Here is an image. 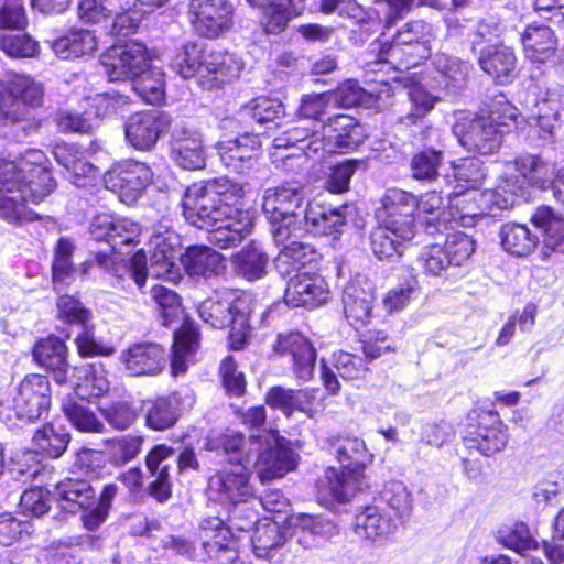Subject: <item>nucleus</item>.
<instances>
[{"instance_id": "nucleus-1", "label": "nucleus", "mask_w": 564, "mask_h": 564, "mask_svg": "<svg viewBox=\"0 0 564 564\" xmlns=\"http://www.w3.org/2000/svg\"><path fill=\"white\" fill-rule=\"evenodd\" d=\"M209 447L229 466H224L208 480L210 499L238 505L252 496L251 468L262 482L281 478L296 466L295 454L285 440L275 434L251 435L248 438L226 431L209 442Z\"/></svg>"}, {"instance_id": "nucleus-2", "label": "nucleus", "mask_w": 564, "mask_h": 564, "mask_svg": "<svg viewBox=\"0 0 564 564\" xmlns=\"http://www.w3.org/2000/svg\"><path fill=\"white\" fill-rule=\"evenodd\" d=\"M90 237L96 241H105L107 248L95 252L93 260L85 261L80 267L83 275H87L94 265L111 274L112 285L127 290L132 281L138 289L145 285L149 275L156 279L175 280L178 274L177 257L148 256L144 249H139L124 262L120 254H128L131 248L141 241V227L129 218L115 217L109 214L97 215L89 226Z\"/></svg>"}, {"instance_id": "nucleus-3", "label": "nucleus", "mask_w": 564, "mask_h": 564, "mask_svg": "<svg viewBox=\"0 0 564 564\" xmlns=\"http://www.w3.org/2000/svg\"><path fill=\"white\" fill-rule=\"evenodd\" d=\"M304 205L303 189L295 185L269 187L262 195V210L270 223L274 242H284L301 226L313 236L339 235L356 214L352 204L328 208L314 202Z\"/></svg>"}, {"instance_id": "nucleus-4", "label": "nucleus", "mask_w": 564, "mask_h": 564, "mask_svg": "<svg viewBox=\"0 0 564 564\" xmlns=\"http://www.w3.org/2000/svg\"><path fill=\"white\" fill-rule=\"evenodd\" d=\"M55 188L43 151L29 149L14 160L1 158L0 219L14 226L34 220L37 215L28 204L41 203Z\"/></svg>"}, {"instance_id": "nucleus-5", "label": "nucleus", "mask_w": 564, "mask_h": 564, "mask_svg": "<svg viewBox=\"0 0 564 564\" xmlns=\"http://www.w3.org/2000/svg\"><path fill=\"white\" fill-rule=\"evenodd\" d=\"M432 73H403L401 80L408 88L411 109L400 117L404 126L415 124L431 112L442 99L456 98L467 84L469 64L446 54H436L433 58Z\"/></svg>"}, {"instance_id": "nucleus-6", "label": "nucleus", "mask_w": 564, "mask_h": 564, "mask_svg": "<svg viewBox=\"0 0 564 564\" xmlns=\"http://www.w3.org/2000/svg\"><path fill=\"white\" fill-rule=\"evenodd\" d=\"M552 167L543 163L538 155L522 154L508 162L498 186L492 189L479 191L469 188L466 199L474 205L467 207L465 213L496 216L497 212L513 207L518 197L524 195L525 185L544 187L552 181Z\"/></svg>"}, {"instance_id": "nucleus-7", "label": "nucleus", "mask_w": 564, "mask_h": 564, "mask_svg": "<svg viewBox=\"0 0 564 564\" xmlns=\"http://www.w3.org/2000/svg\"><path fill=\"white\" fill-rule=\"evenodd\" d=\"M519 110L503 94L494 96L481 115L460 116L453 127L459 143L480 154L496 152L502 134L518 126Z\"/></svg>"}, {"instance_id": "nucleus-8", "label": "nucleus", "mask_w": 564, "mask_h": 564, "mask_svg": "<svg viewBox=\"0 0 564 564\" xmlns=\"http://www.w3.org/2000/svg\"><path fill=\"white\" fill-rule=\"evenodd\" d=\"M243 195V185L228 180L194 183L183 196V215L189 225L209 229L241 210Z\"/></svg>"}, {"instance_id": "nucleus-9", "label": "nucleus", "mask_w": 564, "mask_h": 564, "mask_svg": "<svg viewBox=\"0 0 564 564\" xmlns=\"http://www.w3.org/2000/svg\"><path fill=\"white\" fill-rule=\"evenodd\" d=\"M171 65L181 77H197L203 87L210 89L238 78L243 63L235 53L207 51L202 44L189 42L175 54Z\"/></svg>"}, {"instance_id": "nucleus-10", "label": "nucleus", "mask_w": 564, "mask_h": 564, "mask_svg": "<svg viewBox=\"0 0 564 564\" xmlns=\"http://www.w3.org/2000/svg\"><path fill=\"white\" fill-rule=\"evenodd\" d=\"M333 451L341 466L328 467L321 486L332 499L345 503L360 488L369 454L361 438L349 436L338 437L333 444Z\"/></svg>"}, {"instance_id": "nucleus-11", "label": "nucleus", "mask_w": 564, "mask_h": 564, "mask_svg": "<svg viewBox=\"0 0 564 564\" xmlns=\"http://www.w3.org/2000/svg\"><path fill=\"white\" fill-rule=\"evenodd\" d=\"M200 319L213 328L230 327L228 341L231 350H241L251 335V300L232 293L207 297L197 306Z\"/></svg>"}, {"instance_id": "nucleus-12", "label": "nucleus", "mask_w": 564, "mask_h": 564, "mask_svg": "<svg viewBox=\"0 0 564 564\" xmlns=\"http://www.w3.org/2000/svg\"><path fill=\"white\" fill-rule=\"evenodd\" d=\"M435 36L433 24L412 20L397 31L392 43L381 50L380 57L399 73L410 72L430 57L431 42Z\"/></svg>"}, {"instance_id": "nucleus-13", "label": "nucleus", "mask_w": 564, "mask_h": 564, "mask_svg": "<svg viewBox=\"0 0 564 564\" xmlns=\"http://www.w3.org/2000/svg\"><path fill=\"white\" fill-rule=\"evenodd\" d=\"M42 100L43 87L30 76L0 80V127H14L23 137L29 135L33 129L25 123L30 108L41 106Z\"/></svg>"}, {"instance_id": "nucleus-14", "label": "nucleus", "mask_w": 564, "mask_h": 564, "mask_svg": "<svg viewBox=\"0 0 564 564\" xmlns=\"http://www.w3.org/2000/svg\"><path fill=\"white\" fill-rule=\"evenodd\" d=\"M70 441V435L63 425L54 423H46L42 427L35 430L32 437L33 451L22 453L20 457L14 460V467L11 473L15 474V478L22 482L29 480H36L43 478L46 469L39 454L48 458L61 457Z\"/></svg>"}, {"instance_id": "nucleus-15", "label": "nucleus", "mask_w": 564, "mask_h": 564, "mask_svg": "<svg viewBox=\"0 0 564 564\" xmlns=\"http://www.w3.org/2000/svg\"><path fill=\"white\" fill-rule=\"evenodd\" d=\"M462 440L469 452L476 451L484 456L501 452L508 443V430L497 412H482L468 417Z\"/></svg>"}, {"instance_id": "nucleus-16", "label": "nucleus", "mask_w": 564, "mask_h": 564, "mask_svg": "<svg viewBox=\"0 0 564 564\" xmlns=\"http://www.w3.org/2000/svg\"><path fill=\"white\" fill-rule=\"evenodd\" d=\"M150 57L144 44L131 41L115 44L100 57L110 82H133L149 68Z\"/></svg>"}, {"instance_id": "nucleus-17", "label": "nucleus", "mask_w": 564, "mask_h": 564, "mask_svg": "<svg viewBox=\"0 0 564 564\" xmlns=\"http://www.w3.org/2000/svg\"><path fill=\"white\" fill-rule=\"evenodd\" d=\"M189 22L202 37L218 39L235 24V7L230 0H191Z\"/></svg>"}, {"instance_id": "nucleus-18", "label": "nucleus", "mask_w": 564, "mask_h": 564, "mask_svg": "<svg viewBox=\"0 0 564 564\" xmlns=\"http://www.w3.org/2000/svg\"><path fill=\"white\" fill-rule=\"evenodd\" d=\"M153 172L143 162L124 160L113 164L104 175L108 189L127 205L135 203L152 183Z\"/></svg>"}, {"instance_id": "nucleus-19", "label": "nucleus", "mask_w": 564, "mask_h": 564, "mask_svg": "<svg viewBox=\"0 0 564 564\" xmlns=\"http://www.w3.org/2000/svg\"><path fill=\"white\" fill-rule=\"evenodd\" d=\"M525 106L530 111V120L545 134L553 135L554 129L564 122V86L545 88L532 84L528 88Z\"/></svg>"}, {"instance_id": "nucleus-20", "label": "nucleus", "mask_w": 564, "mask_h": 564, "mask_svg": "<svg viewBox=\"0 0 564 564\" xmlns=\"http://www.w3.org/2000/svg\"><path fill=\"white\" fill-rule=\"evenodd\" d=\"M365 139L364 128L350 116L334 115L319 131V139L310 147L319 151V158L325 154L348 153L356 150Z\"/></svg>"}, {"instance_id": "nucleus-21", "label": "nucleus", "mask_w": 564, "mask_h": 564, "mask_svg": "<svg viewBox=\"0 0 564 564\" xmlns=\"http://www.w3.org/2000/svg\"><path fill=\"white\" fill-rule=\"evenodd\" d=\"M51 406V386L46 377L26 376L17 387L11 405L18 420L32 423L47 413Z\"/></svg>"}, {"instance_id": "nucleus-22", "label": "nucleus", "mask_w": 564, "mask_h": 564, "mask_svg": "<svg viewBox=\"0 0 564 564\" xmlns=\"http://www.w3.org/2000/svg\"><path fill=\"white\" fill-rule=\"evenodd\" d=\"M260 148L261 142L254 132H245L234 139L221 140L216 144L224 166L240 175H249L257 170Z\"/></svg>"}, {"instance_id": "nucleus-23", "label": "nucleus", "mask_w": 564, "mask_h": 564, "mask_svg": "<svg viewBox=\"0 0 564 564\" xmlns=\"http://www.w3.org/2000/svg\"><path fill=\"white\" fill-rule=\"evenodd\" d=\"M171 126L169 113L153 109L131 115L124 124L128 143L140 151H149L155 147L160 137Z\"/></svg>"}, {"instance_id": "nucleus-24", "label": "nucleus", "mask_w": 564, "mask_h": 564, "mask_svg": "<svg viewBox=\"0 0 564 564\" xmlns=\"http://www.w3.org/2000/svg\"><path fill=\"white\" fill-rule=\"evenodd\" d=\"M171 156L185 170H200L206 164V152L202 133L186 122L175 123L171 131Z\"/></svg>"}, {"instance_id": "nucleus-25", "label": "nucleus", "mask_w": 564, "mask_h": 564, "mask_svg": "<svg viewBox=\"0 0 564 564\" xmlns=\"http://www.w3.org/2000/svg\"><path fill=\"white\" fill-rule=\"evenodd\" d=\"M193 404L194 395L188 388L149 401L144 405L145 426L153 431L169 430L176 424L181 413L192 408Z\"/></svg>"}, {"instance_id": "nucleus-26", "label": "nucleus", "mask_w": 564, "mask_h": 564, "mask_svg": "<svg viewBox=\"0 0 564 564\" xmlns=\"http://www.w3.org/2000/svg\"><path fill=\"white\" fill-rule=\"evenodd\" d=\"M416 196L408 191L391 187L386 189L376 212L378 221L415 231Z\"/></svg>"}, {"instance_id": "nucleus-27", "label": "nucleus", "mask_w": 564, "mask_h": 564, "mask_svg": "<svg viewBox=\"0 0 564 564\" xmlns=\"http://www.w3.org/2000/svg\"><path fill=\"white\" fill-rule=\"evenodd\" d=\"M273 348L276 354L291 357L292 371L299 381L306 382L313 378L316 350L301 333L279 334Z\"/></svg>"}, {"instance_id": "nucleus-28", "label": "nucleus", "mask_w": 564, "mask_h": 564, "mask_svg": "<svg viewBox=\"0 0 564 564\" xmlns=\"http://www.w3.org/2000/svg\"><path fill=\"white\" fill-rule=\"evenodd\" d=\"M530 223L541 239V257L543 260L553 254H564V217L549 205L538 206L530 216Z\"/></svg>"}, {"instance_id": "nucleus-29", "label": "nucleus", "mask_w": 564, "mask_h": 564, "mask_svg": "<svg viewBox=\"0 0 564 564\" xmlns=\"http://www.w3.org/2000/svg\"><path fill=\"white\" fill-rule=\"evenodd\" d=\"M328 286L319 274L302 272L290 275L284 291V302L292 307L314 308L325 303Z\"/></svg>"}, {"instance_id": "nucleus-30", "label": "nucleus", "mask_w": 564, "mask_h": 564, "mask_svg": "<svg viewBox=\"0 0 564 564\" xmlns=\"http://www.w3.org/2000/svg\"><path fill=\"white\" fill-rule=\"evenodd\" d=\"M373 300L375 285L369 279L357 275L346 284L343 307L346 319L354 328L357 329L368 322Z\"/></svg>"}, {"instance_id": "nucleus-31", "label": "nucleus", "mask_w": 564, "mask_h": 564, "mask_svg": "<svg viewBox=\"0 0 564 564\" xmlns=\"http://www.w3.org/2000/svg\"><path fill=\"white\" fill-rule=\"evenodd\" d=\"M415 231H409L394 225L378 221L369 235V245L373 256L380 261L395 262L410 246Z\"/></svg>"}, {"instance_id": "nucleus-32", "label": "nucleus", "mask_w": 564, "mask_h": 564, "mask_svg": "<svg viewBox=\"0 0 564 564\" xmlns=\"http://www.w3.org/2000/svg\"><path fill=\"white\" fill-rule=\"evenodd\" d=\"M301 231H295L296 236L291 234L290 238H286L284 242H274L280 248L274 259V265L283 278L307 272L305 269L318 258V253L312 245L296 240L303 232H307L304 229V225L301 226Z\"/></svg>"}, {"instance_id": "nucleus-33", "label": "nucleus", "mask_w": 564, "mask_h": 564, "mask_svg": "<svg viewBox=\"0 0 564 564\" xmlns=\"http://www.w3.org/2000/svg\"><path fill=\"white\" fill-rule=\"evenodd\" d=\"M200 539L209 557L223 564L232 563L237 558L231 531L218 517L205 518L200 521Z\"/></svg>"}, {"instance_id": "nucleus-34", "label": "nucleus", "mask_w": 564, "mask_h": 564, "mask_svg": "<svg viewBox=\"0 0 564 564\" xmlns=\"http://www.w3.org/2000/svg\"><path fill=\"white\" fill-rule=\"evenodd\" d=\"M120 360L132 376H155L164 369L166 354L158 344L137 343L121 352Z\"/></svg>"}, {"instance_id": "nucleus-35", "label": "nucleus", "mask_w": 564, "mask_h": 564, "mask_svg": "<svg viewBox=\"0 0 564 564\" xmlns=\"http://www.w3.org/2000/svg\"><path fill=\"white\" fill-rule=\"evenodd\" d=\"M398 528V520L379 506H367L355 518V532L378 544H384Z\"/></svg>"}, {"instance_id": "nucleus-36", "label": "nucleus", "mask_w": 564, "mask_h": 564, "mask_svg": "<svg viewBox=\"0 0 564 564\" xmlns=\"http://www.w3.org/2000/svg\"><path fill=\"white\" fill-rule=\"evenodd\" d=\"M289 523L293 528L294 541L305 550L318 546L335 532L334 523L322 516L299 513L292 516Z\"/></svg>"}, {"instance_id": "nucleus-37", "label": "nucleus", "mask_w": 564, "mask_h": 564, "mask_svg": "<svg viewBox=\"0 0 564 564\" xmlns=\"http://www.w3.org/2000/svg\"><path fill=\"white\" fill-rule=\"evenodd\" d=\"M480 68L499 85L511 83L517 76L514 52L502 44L488 45L477 55Z\"/></svg>"}, {"instance_id": "nucleus-38", "label": "nucleus", "mask_w": 564, "mask_h": 564, "mask_svg": "<svg viewBox=\"0 0 564 564\" xmlns=\"http://www.w3.org/2000/svg\"><path fill=\"white\" fill-rule=\"evenodd\" d=\"M332 364L336 371L324 361L321 366L323 384L332 394H336L340 390L337 376H340L344 380H355L362 378L368 370L361 356L347 351L334 352Z\"/></svg>"}, {"instance_id": "nucleus-39", "label": "nucleus", "mask_w": 564, "mask_h": 564, "mask_svg": "<svg viewBox=\"0 0 564 564\" xmlns=\"http://www.w3.org/2000/svg\"><path fill=\"white\" fill-rule=\"evenodd\" d=\"M447 191L448 187L446 186L440 192L431 191L420 198L416 197V212L419 216L425 215L422 225L424 231L430 236L445 231L452 221L447 204L445 205V193Z\"/></svg>"}, {"instance_id": "nucleus-40", "label": "nucleus", "mask_w": 564, "mask_h": 564, "mask_svg": "<svg viewBox=\"0 0 564 564\" xmlns=\"http://www.w3.org/2000/svg\"><path fill=\"white\" fill-rule=\"evenodd\" d=\"M182 264L192 278H212L226 269L224 257L207 246H191L181 254Z\"/></svg>"}, {"instance_id": "nucleus-41", "label": "nucleus", "mask_w": 564, "mask_h": 564, "mask_svg": "<svg viewBox=\"0 0 564 564\" xmlns=\"http://www.w3.org/2000/svg\"><path fill=\"white\" fill-rule=\"evenodd\" d=\"M33 358L39 366L52 372L57 383L67 380V348L62 339L55 336L39 340L33 348Z\"/></svg>"}, {"instance_id": "nucleus-42", "label": "nucleus", "mask_w": 564, "mask_h": 564, "mask_svg": "<svg viewBox=\"0 0 564 564\" xmlns=\"http://www.w3.org/2000/svg\"><path fill=\"white\" fill-rule=\"evenodd\" d=\"M252 229V221L248 212L239 210L232 216L220 220L216 226L205 229L208 240L220 249L236 247Z\"/></svg>"}, {"instance_id": "nucleus-43", "label": "nucleus", "mask_w": 564, "mask_h": 564, "mask_svg": "<svg viewBox=\"0 0 564 564\" xmlns=\"http://www.w3.org/2000/svg\"><path fill=\"white\" fill-rule=\"evenodd\" d=\"M525 57L534 63H546L556 51V37L550 26L530 24L521 35Z\"/></svg>"}, {"instance_id": "nucleus-44", "label": "nucleus", "mask_w": 564, "mask_h": 564, "mask_svg": "<svg viewBox=\"0 0 564 564\" xmlns=\"http://www.w3.org/2000/svg\"><path fill=\"white\" fill-rule=\"evenodd\" d=\"M200 334L192 323L184 324L174 333V343L171 355V373L178 377L187 371L189 359L199 347Z\"/></svg>"}, {"instance_id": "nucleus-45", "label": "nucleus", "mask_w": 564, "mask_h": 564, "mask_svg": "<svg viewBox=\"0 0 564 564\" xmlns=\"http://www.w3.org/2000/svg\"><path fill=\"white\" fill-rule=\"evenodd\" d=\"M52 495L59 501L62 509L75 513L95 499L96 491L86 479L65 478L54 486Z\"/></svg>"}, {"instance_id": "nucleus-46", "label": "nucleus", "mask_w": 564, "mask_h": 564, "mask_svg": "<svg viewBox=\"0 0 564 564\" xmlns=\"http://www.w3.org/2000/svg\"><path fill=\"white\" fill-rule=\"evenodd\" d=\"M51 48L61 59H74L91 54L97 48V40L89 30L73 29L52 41Z\"/></svg>"}, {"instance_id": "nucleus-47", "label": "nucleus", "mask_w": 564, "mask_h": 564, "mask_svg": "<svg viewBox=\"0 0 564 564\" xmlns=\"http://www.w3.org/2000/svg\"><path fill=\"white\" fill-rule=\"evenodd\" d=\"M269 262L268 254L256 242L243 247L231 257L235 273L247 281H256L264 276Z\"/></svg>"}, {"instance_id": "nucleus-48", "label": "nucleus", "mask_w": 564, "mask_h": 564, "mask_svg": "<svg viewBox=\"0 0 564 564\" xmlns=\"http://www.w3.org/2000/svg\"><path fill=\"white\" fill-rule=\"evenodd\" d=\"M500 240L505 251L516 257H525L534 251L539 243L536 234L527 225L507 223L500 228Z\"/></svg>"}, {"instance_id": "nucleus-49", "label": "nucleus", "mask_w": 564, "mask_h": 564, "mask_svg": "<svg viewBox=\"0 0 564 564\" xmlns=\"http://www.w3.org/2000/svg\"><path fill=\"white\" fill-rule=\"evenodd\" d=\"M74 249L73 242L64 237L59 238L55 247L52 280L54 290L57 293L64 291L75 280L76 269L72 261Z\"/></svg>"}, {"instance_id": "nucleus-50", "label": "nucleus", "mask_w": 564, "mask_h": 564, "mask_svg": "<svg viewBox=\"0 0 564 564\" xmlns=\"http://www.w3.org/2000/svg\"><path fill=\"white\" fill-rule=\"evenodd\" d=\"M62 410L67 420L78 431L101 432L104 429L102 422H100L96 414L87 406V402L83 397H79L78 391L64 399Z\"/></svg>"}, {"instance_id": "nucleus-51", "label": "nucleus", "mask_w": 564, "mask_h": 564, "mask_svg": "<svg viewBox=\"0 0 564 564\" xmlns=\"http://www.w3.org/2000/svg\"><path fill=\"white\" fill-rule=\"evenodd\" d=\"M316 139H319V130L303 124H296L275 137L273 139V148L275 150L295 149L304 153L307 158H319V151H314L312 147H307Z\"/></svg>"}, {"instance_id": "nucleus-52", "label": "nucleus", "mask_w": 564, "mask_h": 564, "mask_svg": "<svg viewBox=\"0 0 564 564\" xmlns=\"http://www.w3.org/2000/svg\"><path fill=\"white\" fill-rule=\"evenodd\" d=\"M330 93L305 95L301 99L297 116L301 120H310L313 129L322 131L328 122L330 113Z\"/></svg>"}, {"instance_id": "nucleus-53", "label": "nucleus", "mask_w": 564, "mask_h": 564, "mask_svg": "<svg viewBox=\"0 0 564 564\" xmlns=\"http://www.w3.org/2000/svg\"><path fill=\"white\" fill-rule=\"evenodd\" d=\"M444 160L443 151L425 147L415 152L410 161V171L414 180L432 182L440 176V167Z\"/></svg>"}, {"instance_id": "nucleus-54", "label": "nucleus", "mask_w": 564, "mask_h": 564, "mask_svg": "<svg viewBox=\"0 0 564 564\" xmlns=\"http://www.w3.org/2000/svg\"><path fill=\"white\" fill-rule=\"evenodd\" d=\"M131 89L144 102L159 105L165 98L164 74L161 69L148 68L144 74L137 77L131 84Z\"/></svg>"}, {"instance_id": "nucleus-55", "label": "nucleus", "mask_w": 564, "mask_h": 564, "mask_svg": "<svg viewBox=\"0 0 564 564\" xmlns=\"http://www.w3.org/2000/svg\"><path fill=\"white\" fill-rule=\"evenodd\" d=\"M144 443L142 435H123L108 440L105 454L113 466H123L137 458Z\"/></svg>"}, {"instance_id": "nucleus-56", "label": "nucleus", "mask_w": 564, "mask_h": 564, "mask_svg": "<svg viewBox=\"0 0 564 564\" xmlns=\"http://www.w3.org/2000/svg\"><path fill=\"white\" fill-rule=\"evenodd\" d=\"M485 177L482 163L479 159H463L453 165V175L446 174L444 180L447 187L477 188Z\"/></svg>"}, {"instance_id": "nucleus-57", "label": "nucleus", "mask_w": 564, "mask_h": 564, "mask_svg": "<svg viewBox=\"0 0 564 564\" xmlns=\"http://www.w3.org/2000/svg\"><path fill=\"white\" fill-rule=\"evenodd\" d=\"M284 112L285 108L280 100L260 96L254 98L250 105L246 106L241 110L240 116L250 117L259 126H279L276 120L283 118Z\"/></svg>"}, {"instance_id": "nucleus-58", "label": "nucleus", "mask_w": 564, "mask_h": 564, "mask_svg": "<svg viewBox=\"0 0 564 564\" xmlns=\"http://www.w3.org/2000/svg\"><path fill=\"white\" fill-rule=\"evenodd\" d=\"M497 541L507 549L524 555L527 551L538 549V542L532 536L529 527L523 522L503 525L497 532Z\"/></svg>"}, {"instance_id": "nucleus-59", "label": "nucleus", "mask_w": 564, "mask_h": 564, "mask_svg": "<svg viewBox=\"0 0 564 564\" xmlns=\"http://www.w3.org/2000/svg\"><path fill=\"white\" fill-rule=\"evenodd\" d=\"M130 104V97L124 93L108 90L97 94L89 99V107L95 112L94 119L113 118L123 113Z\"/></svg>"}, {"instance_id": "nucleus-60", "label": "nucleus", "mask_w": 564, "mask_h": 564, "mask_svg": "<svg viewBox=\"0 0 564 564\" xmlns=\"http://www.w3.org/2000/svg\"><path fill=\"white\" fill-rule=\"evenodd\" d=\"M0 50L12 58H32L39 55L40 45L28 33L18 31L0 34Z\"/></svg>"}, {"instance_id": "nucleus-61", "label": "nucleus", "mask_w": 564, "mask_h": 564, "mask_svg": "<svg viewBox=\"0 0 564 564\" xmlns=\"http://www.w3.org/2000/svg\"><path fill=\"white\" fill-rule=\"evenodd\" d=\"M362 164L361 160L347 159L329 169L324 188L332 194H341L349 189L352 175Z\"/></svg>"}, {"instance_id": "nucleus-62", "label": "nucleus", "mask_w": 564, "mask_h": 564, "mask_svg": "<svg viewBox=\"0 0 564 564\" xmlns=\"http://www.w3.org/2000/svg\"><path fill=\"white\" fill-rule=\"evenodd\" d=\"M502 32V26L495 17H488L478 21L468 33V40L475 55L480 54L481 48L488 45H498L497 40Z\"/></svg>"}, {"instance_id": "nucleus-63", "label": "nucleus", "mask_w": 564, "mask_h": 564, "mask_svg": "<svg viewBox=\"0 0 564 564\" xmlns=\"http://www.w3.org/2000/svg\"><path fill=\"white\" fill-rule=\"evenodd\" d=\"M452 267L463 265L475 251L474 239L465 232L455 231L446 236L442 246Z\"/></svg>"}, {"instance_id": "nucleus-64", "label": "nucleus", "mask_w": 564, "mask_h": 564, "mask_svg": "<svg viewBox=\"0 0 564 564\" xmlns=\"http://www.w3.org/2000/svg\"><path fill=\"white\" fill-rule=\"evenodd\" d=\"M380 498L394 512V519L403 518L411 510L410 492L402 481L392 480L386 484Z\"/></svg>"}]
</instances>
